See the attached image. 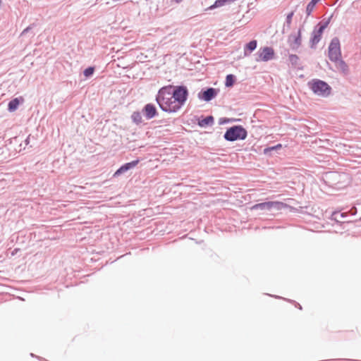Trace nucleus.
<instances>
[{
	"label": "nucleus",
	"instance_id": "obj_1",
	"mask_svg": "<svg viewBox=\"0 0 361 361\" xmlns=\"http://www.w3.org/2000/svg\"><path fill=\"white\" fill-rule=\"evenodd\" d=\"M188 90L183 86L164 87L159 91L157 102L159 107L166 112H176L187 99Z\"/></svg>",
	"mask_w": 361,
	"mask_h": 361
},
{
	"label": "nucleus",
	"instance_id": "obj_2",
	"mask_svg": "<svg viewBox=\"0 0 361 361\" xmlns=\"http://www.w3.org/2000/svg\"><path fill=\"white\" fill-rule=\"evenodd\" d=\"M309 87L314 94L322 97L329 96L331 90L326 82L320 80H312L309 82Z\"/></svg>",
	"mask_w": 361,
	"mask_h": 361
},
{
	"label": "nucleus",
	"instance_id": "obj_3",
	"mask_svg": "<svg viewBox=\"0 0 361 361\" xmlns=\"http://www.w3.org/2000/svg\"><path fill=\"white\" fill-rule=\"evenodd\" d=\"M246 137L247 131L240 126H235L228 128L224 134V138L228 141L244 140Z\"/></svg>",
	"mask_w": 361,
	"mask_h": 361
},
{
	"label": "nucleus",
	"instance_id": "obj_4",
	"mask_svg": "<svg viewBox=\"0 0 361 361\" xmlns=\"http://www.w3.org/2000/svg\"><path fill=\"white\" fill-rule=\"evenodd\" d=\"M275 56V51L272 47H264L260 48L257 53V61H268Z\"/></svg>",
	"mask_w": 361,
	"mask_h": 361
},
{
	"label": "nucleus",
	"instance_id": "obj_5",
	"mask_svg": "<svg viewBox=\"0 0 361 361\" xmlns=\"http://www.w3.org/2000/svg\"><path fill=\"white\" fill-rule=\"evenodd\" d=\"M329 56L331 61H336L341 56L340 43L336 38L332 39L329 47Z\"/></svg>",
	"mask_w": 361,
	"mask_h": 361
},
{
	"label": "nucleus",
	"instance_id": "obj_6",
	"mask_svg": "<svg viewBox=\"0 0 361 361\" xmlns=\"http://www.w3.org/2000/svg\"><path fill=\"white\" fill-rule=\"evenodd\" d=\"M284 206V204L280 202H266L262 203H259L253 205L250 209L256 210H271L273 208H276L277 209H281Z\"/></svg>",
	"mask_w": 361,
	"mask_h": 361
},
{
	"label": "nucleus",
	"instance_id": "obj_7",
	"mask_svg": "<svg viewBox=\"0 0 361 361\" xmlns=\"http://www.w3.org/2000/svg\"><path fill=\"white\" fill-rule=\"evenodd\" d=\"M217 94V90L214 88L210 87L207 90L201 92L198 94L199 99L204 100L205 102H209L213 98H214Z\"/></svg>",
	"mask_w": 361,
	"mask_h": 361
},
{
	"label": "nucleus",
	"instance_id": "obj_8",
	"mask_svg": "<svg viewBox=\"0 0 361 361\" xmlns=\"http://www.w3.org/2000/svg\"><path fill=\"white\" fill-rule=\"evenodd\" d=\"M301 32L299 30L297 34L290 35L288 43L293 49H297L301 44Z\"/></svg>",
	"mask_w": 361,
	"mask_h": 361
},
{
	"label": "nucleus",
	"instance_id": "obj_9",
	"mask_svg": "<svg viewBox=\"0 0 361 361\" xmlns=\"http://www.w3.org/2000/svg\"><path fill=\"white\" fill-rule=\"evenodd\" d=\"M142 111L147 119H151L157 114V109L152 104H146Z\"/></svg>",
	"mask_w": 361,
	"mask_h": 361
},
{
	"label": "nucleus",
	"instance_id": "obj_10",
	"mask_svg": "<svg viewBox=\"0 0 361 361\" xmlns=\"http://www.w3.org/2000/svg\"><path fill=\"white\" fill-rule=\"evenodd\" d=\"M139 159L133 161L131 162L125 164L122 166H121L114 174V176H118L121 173L127 171L128 170L136 166L139 163Z\"/></svg>",
	"mask_w": 361,
	"mask_h": 361
},
{
	"label": "nucleus",
	"instance_id": "obj_11",
	"mask_svg": "<svg viewBox=\"0 0 361 361\" xmlns=\"http://www.w3.org/2000/svg\"><path fill=\"white\" fill-rule=\"evenodd\" d=\"M23 102H24V99L22 97L12 99L8 103V111L11 112L16 111L18 109L19 104L20 103H23Z\"/></svg>",
	"mask_w": 361,
	"mask_h": 361
},
{
	"label": "nucleus",
	"instance_id": "obj_12",
	"mask_svg": "<svg viewBox=\"0 0 361 361\" xmlns=\"http://www.w3.org/2000/svg\"><path fill=\"white\" fill-rule=\"evenodd\" d=\"M325 28L324 25H322L317 30L313 32V36L312 38V46L317 44L321 39L323 31Z\"/></svg>",
	"mask_w": 361,
	"mask_h": 361
},
{
	"label": "nucleus",
	"instance_id": "obj_13",
	"mask_svg": "<svg viewBox=\"0 0 361 361\" xmlns=\"http://www.w3.org/2000/svg\"><path fill=\"white\" fill-rule=\"evenodd\" d=\"M257 42L256 40H252L249 43H247L244 48V55L247 56L252 51H253L257 48Z\"/></svg>",
	"mask_w": 361,
	"mask_h": 361
},
{
	"label": "nucleus",
	"instance_id": "obj_14",
	"mask_svg": "<svg viewBox=\"0 0 361 361\" xmlns=\"http://www.w3.org/2000/svg\"><path fill=\"white\" fill-rule=\"evenodd\" d=\"M236 0H216L214 4L210 6L207 9L212 10L216 8L221 7L225 6L226 4H231L232 2L235 1Z\"/></svg>",
	"mask_w": 361,
	"mask_h": 361
},
{
	"label": "nucleus",
	"instance_id": "obj_15",
	"mask_svg": "<svg viewBox=\"0 0 361 361\" xmlns=\"http://www.w3.org/2000/svg\"><path fill=\"white\" fill-rule=\"evenodd\" d=\"M214 123V118L212 116H207L200 121H199L198 124L201 127H205L207 126H210Z\"/></svg>",
	"mask_w": 361,
	"mask_h": 361
},
{
	"label": "nucleus",
	"instance_id": "obj_16",
	"mask_svg": "<svg viewBox=\"0 0 361 361\" xmlns=\"http://www.w3.org/2000/svg\"><path fill=\"white\" fill-rule=\"evenodd\" d=\"M132 121L137 125L142 122V117L139 111H134L131 115Z\"/></svg>",
	"mask_w": 361,
	"mask_h": 361
},
{
	"label": "nucleus",
	"instance_id": "obj_17",
	"mask_svg": "<svg viewBox=\"0 0 361 361\" xmlns=\"http://www.w3.org/2000/svg\"><path fill=\"white\" fill-rule=\"evenodd\" d=\"M319 1V0H312L307 6L306 8V13L307 16H310L312 11L314 10L316 4Z\"/></svg>",
	"mask_w": 361,
	"mask_h": 361
},
{
	"label": "nucleus",
	"instance_id": "obj_18",
	"mask_svg": "<svg viewBox=\"0 0 361 361\" xmlns=\"http://www.w3.org/2000/svg\"><path fill=\"white\" fill-rule=\"evenodd\" d=\"M288 60L292 66L296 67L299 65V57L295 54H290Z\"/></svg>",
	"mask_w": 361,
	"mask_h": 361
},
{
	"label": "nucleus",
	"instance_id": "obj_19",
	"mask_svg": "<svg viewBox=\"0 0 361 361\" xmlns=\"http://www.w3.org/2000/svg\"><path fill=\"white\" fill-rule=\"evenodd\" d=\"M234 84V76L231 74L228 75L226 78L225 85L226 87H231Z\"/></svg>",
	"mask_w": 361,
	"mask_h": 361
},
{
	"label": "nucleus",
	"instance_id": "obj_20",
	"mask_svg": "<svg viewBox=\"0 0 361 361\" xmlns=\"http://www.w3.org/2000/svg\"><path fill=\"white\" fill-rule=\"evenodd\" d=\"M94 68L93 67H89L84 71V75L88 78L94 73Z\"/></svg>",
	"mask_w": 361,
	"mask_h": 361
},
{
	"label": "nucleus",
	"instance_id": "obj_21",
	"mask_svg": "<svg viewBox=\"0 0 361 361\" xmlns=\"http://www.w3.org/2000/svg\"><path fill=\"white\" fill-rule=\"evenodd\" d=\"M294 15V12L291 11L290 13H288L286 16V23L288 26H290L292 23V18Z\"/></svg>",
	"mask_w": 361,
	"mask_h": 361
},
{
	"label": "nucleus",
	"instance_id": "obj_22",
	"mask_svg": "<svg viewBox=\"0 0 361 361\" xmlns=\"http://www.w3.org/2000/svg\"><path fill=\"white\" fill-rule=\"evenodd\" d=\"M282 146L281 144H278L277 145L274 146V147H269V148H267V149H264V152L266 153L268 151H271V150H274V149H279L281 148Z\"/></svg>",
	"mask_w": 361,
	"mask_h": 361
},
{
	"label": "nucleus",
	"instance_id": "obj_23",
	"mask_svg": "<svg viewBox=\"0 0 361 361\" xmlns=\"http://www.w3.org/2000/svg\"><path fill=\"white\" fill-rule=\"evenodd\" d=\"M339 65L343 71H346L348 70V66L343 61H340Z\"/></svg>",
	"mask_w": 361,
	"mask_h": 361
},
{
	"label": "nucleus",
	"instance_id": "obj_24",
	"mask_svg": "<svg viewBox=\"0 0 361 361\" xmlns=\"http://www.w3.org/2000/svg\"><path fill=\"white\" fill-rule=\"evenodd\" d=\"M183 0H171V1L176 3V4H179Z\"/></svg>",
	"mask_w": 361,
	"mask_h": 361
},
{
	"label": "nucleus",
	"instance_id": "obj_25",
	"mask_svg": "<svg viewBox=\"0 0 361 361\" xmlns=\"http://www.w3.org/2000/svg\"><path fill=\"white\" fill-rule=\"evenodd\" d=\"M28 28H26L25 30H23V33H24L25 32H26Z\"/></svg>",
	"mask_w": 361,
	"mask_h": 361
}]
</instances>
